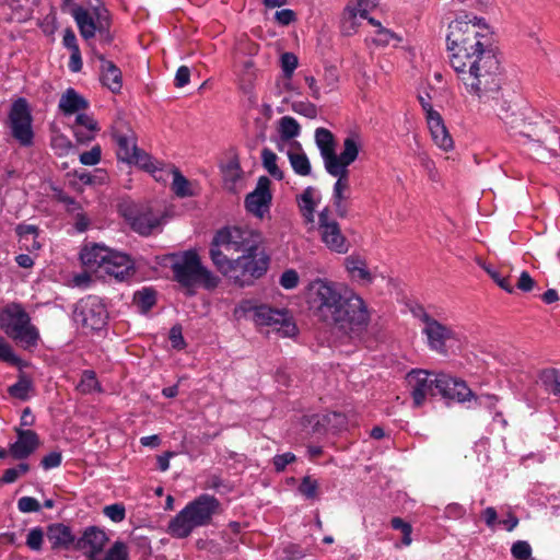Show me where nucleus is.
<instances>
[{
    "label": "nucleus",
    "mask_w": 560,
    "mask_h": 560,
    "mask_svg": "<svg viewBox=\"0 0 560 560\" xmlns=\"http://www.w3.org/2000/svg\"><path fill=\"white\" fill-rule=\"evenodd\" d=\"M450 65L466 92L479 103L493 102L498 117L510 129L521 127L522 114L502 98L501 63L495 54L494 37L483 19L459 16L448 24L446 35Z\"/></svg>",
    "instance_id": "f257e3e1"
},
{
    "label": "nucleus",
    "mask_w": 560,
    "mask_h": 560,
    "mask_svg": "<svg viewBox=\"0 0 560 560\" xmlns=\"http://www.w3.org/2000/svg\"><path fill=\"white\" fill-rule=\"evenodd\" d=\"M306 303L319 322L350 339H361L371 322L368 303L336 282H310Z\"/></svg>",
    "instance_id": "f03ea898"
},
{
    "label": "nucleus",
    "mask_w": 560,
    "mask_h": 560,
    "mask_svg": "<svg viewBox=\"0 0 560 560\" xmlns=\"http://www.w3.org/2000/svg\"><path fill=\"white\" fill-rule=\"evenodd\" d=\"M72 18L74 19L79 28L81 37L88 42L92 55L100 62L101 81L104 86L113 93H119L122 88V75L120 69L110 60H107L104 55L98 52L93 44V39L98 35L100 40L104 44H109L113 36L109 32L110 18L106 9L96 8L93 12L82 8L75 7L72 9Z\"/></svg>",
    "instance_id": "7ed1b4c3"
},
{
    "label": "nucleus",
    "mask_w": 560,
    "mask_h": 560,
    "mask_svg": "<svg viewBox=\"0 0 560 560\" xmlns=\"http://www.w3.org/2000/svg\"><path fill=\"white\" fill-rule=\"evenodd\" d=\"M260 235L242 226H225L217 231L210 245V257L214 266L224 276L233 271L235 259L229 258V253H250L260 244Z\"/></svg>",
    "instance_id": "20e7f679"
},
{
    "label": "nucleus",
    "mask_w": 560,
    "mask_h": 560,
    "mask_svg": "<svg viewBox=\"0 0 560 560\" xmlns=\"http://www.w3.org/2000/svg\"><path fill=\"white\" fill-rule=\"evenodd\" d=\"M80 259L85 270L96 273L98 278L109 276L124 280L135 272V264L128 255L97 243L85 244L80 252Z\"/></svg>",
    "instance_id": "39448f33"
},
{
    "label": "nucleus",
    "mask_w": 560,
    "mask_h": 560,
    "mask_svg": "<svg viewBox=\"0 0 560 560\" xmlns=\"http://www.w3.org/2000/svg\"><path fill=\"white\" fill-rule=\"evenodd\" d=\"M237 318L249 317L256 326L267 327V332H277L281 337H293L298 327L293 317L284 310H275L268 305H257L253 301H243L234 311Z\"/></svg>",
    "instance_id": "423d86ee"
},
{
    "label": "nucleus",
    "mask_w": 560,
    "mask_h": 560,
    "mask_svg": "<svg viewBox=\"0 0 560 560\" xmlns=\"http://www.w3.org/2000/svg\"><path fill=\"white\" fill-rule=\"evenodd\" d=\"M237 318L249 317L256 326L267 327V332H277L281 337H293L298 327L293 317L284 310H275L268 305H257L253 301H243L234 311Z\"/></svg>",
    "instance_id": "0eeeda50"
},
{
    "label": "nucleus",
    "mask_w": 560,
    "mask_h": 560,
    "mask_svg": "<svg viewBox=\"0 0 560 560\" xmlns=\"http://www.w3.org/2000/svg\"><path fill=\"white\" fill-rule=\"evenodd\" d=\"M219 506V501L211 495L202 494L188 503L168 524L167 532L175 538H185L200 526L211 522Z\"/></svg>",
    "instance_id": "6e6552de"
},
{
    "label": "nucleus",
    "mask_w": 560,
    "mask_h": 560,
    "mask_svg": "<svg viewBox=\"0 0 560 560\" xmlns=\"http://www.w3.org/2000/svg\"><path fill=\"white\" fill-rule=\"evenodd\" d=\"M0 329L25 349L37 346L38 329L31 323L28 313L19 303H9L0 308Z\"/></svg>",
    "instance_id": "1a4fd4ad"
},
{
    "label": "nucleus",
    "mask_w": 560,
    "mask_h": 560,
    "mask_svg": "<svg viewBox=\"0 0 560 560\" xmlns=\"http://www.w3.org/2000/svg\"><path fill=\"white\" fill-rule=\"evenodd\" d=\"M315 143L319 150L326 171L340 165H350L359 155V142L354 136L345 139L343 150L340 154H337L334 135L323 127L315 130Z\"/></svg>",
    "instance_id": "9d476101"
},
{
    "label": "nucleus",
    "mask_w": 560,
    "mask_h": 560,
    "mask_svg": "<svg viewBox=\"0 0 560 560\" xmlns=\"http://www.w3.org/2000/svg\"><path fill=\"white\" fill-rule=\"evenodd\" d=\"M108 537L106 533L97 527H88L82 536L75 540L74 549L82 551L89 560H128V547L122 541H115L105 553L103 559H97L96 555L100 553L106 545Z\"/></svg>",
    "instance_id": "9b49d317"
},
{
    "label": "nucleus",
    "mask_w": 560,
    "mask_h": 560,
    "mask_svg": "<svg viewBox=\"0 0 560 560\" xmlns=\"http://www.w3.org/2000/svg\"><path fill=\"white\" fill-rule=\"evenodd\" d=\"M521 127L512 128L517 133L538 142L549 150L560 148V136L558 128L545 115L538 113L522 114L518 118Z\"/></svg>",
    "instance_id": "f8f14e48"
},
{
    "label": "nucleus",
    "mask_w": 560,
    "mask_h": 560,
    "mask_svg": "<svg viewBox=\"0 0 560 560\" xmlns=\"http://www.w3.org/2000/svg\"><path fill=\"white\" fill-rule=\"evenodd\" d=\"M413 406L421 407L430 396L439 394V387H446L448 380L445 373H433L427 370H412L406 375Z\"/></svg>",
    "instance_id": "ddd939ff"
},
{
    "label": "nucleus",
    "mask_w": 560,
    "mask_h": 560,
    "mask_svg": "<svg viewBox=\"0 0 560 560\" xmlns=\"http://www.w3.org/2000/svg\"><path fill=\"white\" fill-rule=\"evenodd\" d=\"M165 259L171 261L177 280H212L211 272L202 265L195 249L170 254Z\"/></svg>",
    "instance_id": "4468645a"
},
{
    "label": "nucleus",
    "mask_w": 560,
    "mask_h": 560,
    "mask_svg": "<svg viewBox=\"0 0 560 560\" xmlns=\"http://www.w3.org/2000/svg\"><path fill=\"white\" fill-rule=\"evenodd\" d=\"M107 318L105 305L94 296L81 300L74 311V319L85 332L103 329Z\"/></svg>",
    "instance_id": "2eb2a0df"
},
{
    "label": "nucleus",
    "mask_w": 560,
    "mask_h": 560,
    "mask_svg": "<svg viewBox=\"0 0 560 560\" xmlns=\"http://www.w3.org/2000/svg\"><path fill=\"white\" fill-rule=\"evenodd\" d=\"M12 136L22 145H30L33 141L32 115L25 98L16 100L9 114Z\"/></svg>",
    "instance_id": "dca6fc26"
},
{
    "label": "nucleus",
    "mask_w": 560,
    "mask_h": 560,
    "mask_svg": "<svg viewBox=\"0 0 560 560\" xmlns=\"http://www.w3.org/2000/svg\"><path fill=\"white\" fill-rule=\"evenodd\" d=\"M318 231L322 242L332 252L345 254L349 249V243L342 234L339 223L331 217L328 208L318 214Z\"/></svg>",
    "instance_id": "f3484780"
},
{
    "label": "nucleus",
    "mask_w": 560,
    "mask_h": 560,
    "mask_svg": "<svg viewBox=\"0 0 560 560\" xmlns=\"http://www.w3.org/2000/svg\"><path fill=\"white\" fill-rule=\"evenodd\" d=\"M348 167L349 165H340L326 171L329 175L337 178L332 187L331 202L337 215L340 218H346L348 215L349 200L351 198Z\"/></svg>",
    "instance_id": "a211bd4d"
},
{
    "label": "nucleus",
    "mask_w": 560,
    "mask_h": 560,
    "mask_svg": "<svg viewBox=\"0 0 560 560\" xmlns=\"http://www.w3.org/2000/svg\"><path fill=\"white\" fill-rule=\"evenodd\" d=\"M121 212L131 229L141 235H150L161 225V218L148 207L126 206Z\"/></svg>",
    "instance_id": "6ab92c4d"
},
{
    "label": "nucleus",
    "mask_w": 560,
    "mask_h": 560,
    "mask_svg": "<svg viewBox=\"0 0 560 560\" xmlns=\"http://www.w3.org/2000/svg\"><path fill=\"white\" fill-rule=\"evenodd\" d=\"M415 315L424 324L422 331L428 338L430 348L441 353L445 352L446 341L454 338L453 330L431 317L422 308L415 312Z\"/></svg>",
    "instance_id": "aec40b11"
},
{
    "label": "nucleus",
    "mask_w": 560,
    "mask_h": 560,
    "mask_svg": "<svg viewBox=\"0 0 560 560\" xmlns=\"http://www.w3.org/2000/svg\"><path fill=\"white\" fill-rule=\"evenodd\" d=\"M268 266L269 257L257 248L256 250L238 256L233 264V271L231 273L241 272L242 276L260 278L267 271Z\"/></svg>",
    "instance_id": "412c9836"
},
{
    "label": "nucleus",
    "mask_w": 560,
    "mask_h": 560,
    "mask_svg": "<svg viewBox=\"0 0 560 560\" xmlns=\"http://www.w3.org/2000/svg\"><path fill=\"white\" fill-rule=\"evenodd\" d=\"M270 179L266 176L259 177L254 191L245 199L246 209L258 218H262L269 210L271 202Z\"/></svg>",
    "instance_id": "4be33fe9"
},
{
    "label": "nucleus",
    "mask_w": 560,
    "mask_h": 560,
    "mask_svg": "<svg viewBox=\"0 0 560 560\" xmlns=\"http://www.w3.org/2000/svg\"><path fill=\"white\" fill-rule=\"evenodd\" d=\"M18 440L10 445V455L14 459H24L39 446V438L33 430L15 428Z\"/></svg>",
    "instance_id": "5701e85b"
},
{
    "label": "nucleus",
    "mask_w": 560,
    "mask_h": 560,
    "mask_svg": "<svg viewBox=\"0 0 560 560\" xmlns=\"http://www.w3.org/2000/svg\"><path fill=\"white\" fill-rule=\"evenodd\" d=\"M353 4L346 8L342 18V28L348 35L355 31L357 19H368L370 10L376 7L377 0H352Z\"/></svg>",
    "instance_id": "b1692460"
},
{
    "label": "nucleus",
    "mask_w": 560,
    "mask_h": 560,
    "mask_svg": "<svg viewBox=\"0 0 560 560\" xmlns=\"http://www.w3.org/2000/svg\"><path fill=\"white\" fill-rule=\"evenodd\" d=\"M113 138L117 145V156L119 160L127 162L135 159V152L138 150L136 136L132 130H114Z\"/></svg>",
    "instance_id": "393cba45"
},
{
    "label": "nucleus",
    "mask_w": 560,
    "mask_h": 560,
    "mask_svg": "<svg viewBox=\"0 0 560 560\" xmlns=\"http://www.w3.org/2000/svg\"><path fill=\"white\" fill-rule=\"evenodd\" d=\"M46 537L52 549H74L75 538L70 527L63 524H51L47 527Z\"/></svg>",
    "instance_id": "a878e982"
},
{
    "label": "nucleus",
    "mask_w": 560,
    "mask_h": 560,
    "mask_svg": "<svg viewBox=\"0 0 560 560\" xmlns=\"http://www.w3.org/2000/svg\"><path fill=\"white\" fill-rule=\"evenodd\" d=\"M320 200V192L312 186L306 187L298 197V206L306 223L315 222V210Z\"/></svg>",
    "instance_id": "bb28decb"
},
{
    "label": "nucleus",
    "mask_w": 560,
    "mask_h": 560,
    "mask_svg": "<svg viewBox=\"0 0 560 560\" xmlns=\"http://www.w3.org/2000/svg\"><path fill=\"white\" fill-rule=\"evenodd\" d=\"M58 107L63 115L70 116L85 110L89 107V102L74 89L69 88L60 96Z\"/></svg>",
    "instance_id": "cd10ccee"
},
{
    "label": "nucleus",
    "mask_w": 560,
    "mask_h": 560,
    "mask_svg": "<svg viewBox=\"0 0 560 560\" xmlns=\"http://www.w3.org/2000/svg\"><path fill=\"white\" fill-rule=\"evenodd\" d=\"M446 378L448 380L446 387H439V394L443 398L464 402L472 397V392L464 381L454 378L448 374H446Z\"/></svg>",
    "instance_id": "c85d7f7f"
},
{
    "label": "nucleus",
    "mask_w": 560,
    "mask_h": 560,
    "mask_svg": "<svg viewBox=\"0 0 560 560\" xmlns=\"http://www.w3.org/2000/svg\"><path fill=\"white\" fill-rule=\"evenodd\" d=\"M427 122L434 143L444 151L451 150L453 148V140L443 124L441 115H431V118L427 120Z\"/></svg>",
    "instance_id": "c756f323"
},
{
    "label": "nucleus",
    "mask_w": 560,
    "mask_h": 560,
    "mask_svg": "<svg viewBox=\"0 0 560 560\" xmlns=\"http://www.w3.org/2000/svg\"><path fill=\"white\" fill-rule=\"evenodd\" d=\"M277 130L279 133L277 148L282 152L285 142H290L300 136L301 126L295 118L291 116H283L278 120Z\"/></svg>",
    "instance_id": "7c9ffc66"
},
{
    "label": "nucleus",
    "mask_w": 560,
    "mask_h": 560,
    "mask_svg": "<svg viewBox=\"0 0 560 560\" xmlns=\"http://www.w3.org/2000/svg\"><path fill=\"white\" fill-rule=\"evenodd\" d=\"M97 131V122L92 116L84 113L77 114L74 136L79 142L91 141Z\"/></svg>",
    "instance_id": "2f4dec72"
},
{
    "label": "nucleus",
    "mask_w": 560,
    "mask_h": 560,
    "mask_svg": "<svg viewBox=\"0 0 560 560\" xmlns=\"http://www.w3.org/2000/svg\"><path fill=\"white\" fill-rule=\"evenodd\" d=\"M345 267L349 277L352 279L371 280L377 277H384L376 271H371L364 259L359 256L350 255L345 259Z\"/></svg>",
    "instance_id": "473e14b6"
},
{
    "label": "nucleus",
    "mask_w": 560,
    "mask_h": 560,
    "mask_svg": "<svg viewBox=\"0 0 560 560\" xmlns=\"http://www.w3.org/2000/svg\"><path fill=\"white\" fill-rule=\"evenodd\" d=\"M292 149L287 152L289 162L295 174L300 176H308L312 172V166L307 155L303 152L302 145L298 141L291 143Z\"/></svg>",
    "instance_id": "72a5a7b5"
},
{
    "label": "nucleus",
    "mask_w": 560,
    "mask_h": 560,
    "mask_svg": "<svg viewBox=\"0 0 560 560\" xmlns=\"http://www.w3.org/2000/svg\"><path fill=\"white\" fill-rule=\"evenodd\" d=\"M34 390L33 382L25 373L19 375V380L15 384L8 388L10 396L25 401L30 398L31 392Z\"/></svg>",
    "instance_id": "f704fd0d"
},
{
    "label": "nucleus",
    "mask_w": 560,
    "mask_h": 560,
    "mask_svg": "<svg viewBox=\"0 0 560 560\" xmlns=\"http://www.w3.org/2000/svg\"><path fill=\"white\" fill-rule=\"evenodd\" d=\"M133 303L141 313L149 312L156 303V291L153 288H143L133 295Z\"/></svg>",
    "instance_id": "c9c22d12"
},
{
    "label": "nucleus",
    "mask_w": 560,
    "mask_h": 560,
    "mask_svg": "<svg viewBox=\"0 0 560 560\" xmlns=\"http://www.w3.org/2000/svg\"><path fill=\"white\" fill-rule=\"evenodd\" d=\"M277 161V154L269 148H264L261 150V162L264 168L269 173L270 176L278 180H281L283 178V172L278 166Z\"/></svg>",
    "instance_id": "e433bc0d"
},
{
    "label": "nucleus",
    "mask_w": 560,
    "mask_h": 560,
    "mask_svg": "<svg viewBox=\"0 0 560 560\" xmlns=\"http://www.w3.org/2000/svg\"><path fill=\"white\" fill-rule=\"evenodd\" d=\"M369 22L376 26L377 30L375 32V35L371 38V42L377 46V47H386L388 46L394 40H398V37L396 36L395 33H393L392 31L383 27L381 25L380 22L375 21L374 19L370 18L369 19Z\"/></svg>",
    "instance_id": "4c0bfd02"
},
{
    "label": "nucleus",
    "mask_w": 560,
    "mask_h": 560,
    "mask_svg": "<svg viewBox=\"0 0 560 560\" xmlns=\"http://www.w3.org/2000/svg\"><path fill=\"white\" fill-rule=\"evenodd\" d=\"M305 421H307L310 424H314L313 432H319V425L324 427L325 424L332 423V425L336 428L341 427L343 424V416L334 411L325 415L323 419H320L317 415H313L305 418Z\"/></svg>",
    "instance_id": "58836bf2"
},
{
    "label": "nucleus",
    "mask_w": 560,
    "mask_h": 560,
    "mask_svg": "<svg viewBox=\"0 0 560 560\" xmlns=\"http://www.w3.org/2000/svg\"><path fill=\"white\" fill-rule=\"evenodd\" d=\"M173 175L172 189L178 197L192 196V190L188 179L175 167L171 168Z\"/></svg>",
    "instance_id": "ea45409f"
},
{
    "label": "nucleus",
    "mask_w": 560,
    "mask_h": 560,
    "mask_svg": "<svg viewBox=\"0 0 560 560\" xmlns=\"http://www.w3.org/2000/svg\"><path fill=\"white\" fill-rule=\"evenodd\" d=\"M77 389L82 394H90L94 390H101L95 372L92 370L83 371Z\"/></svg>",
    "instance_id": "a19ab883"
},
{
    "label": "nucleus",
    "mask_w": 560,
    "mask_h": 560,
    "mask_svg": "<svg viewBox=\"0 0 560 560\" xmlns=\"http://www.w3.org/2000/svg\"><path fill=\"white\" fill-rule=\"evenodd\" d=\"M318 481L311 476L303 477L298 490L306 499H318Z\"/></svg>",
    "instance_id": "79ce46f5"
},
{
    "label": "nucleus",
    "mask_w": 560,
    "mask_h": 560,
    "mask_svg": "<svg viewBox=\"0 0 560 560\" xmlns=\"http://www.w3.org/2000/svg\"><path fill=\"white\" fill-rule=\"evenodd\" d=\"M541 381L549 393L560 396V381L556 370L545 371L541 374Z\"/></svg>",
    "instance_id": "37998d69"
},
{
    "label": "nucleus",
    "mask_w": 560,
    "mask_h": 560,
    "mask_svg": "<svg viewBox=\"0 0 560 560\" xmlns=\"http://www.w3.org/2000/svg\"><path fill=\"white\" fill-rule=\"evenodd\" d=\"M128 163H133L151 173H154L158 170V166L155 165V162L152 160V158L140 149L135 152V159L128 161Z\"/></svg>",
    "instance_id": "c03bdc74"
},
{
    "label": "nucleus",
    "mask_w": 560,
    "mask_h": 560,
    "mask_svg": "<svg viewBox=\"0 0 560 560\" xmlns=\"http://www.w3.org/2000/svg\"><path fill=\"white\" fill-rule=\"evenodd\" d=\"M0 361L11 365H19L21 362L20 358L14 353L11 345L3 337H0Z\"/></svg>",
    "instance_id": "a18cd8bd"
},
{
    "label": "nucleus",
    "mask_w": 560,
    "mask_h": 560,
    "mask_svg": "<svg viewBox=\"0 0 560 560\" xmlns=\"http://www.w3.org/2000/svg\"><path fill=\"white\" fill-rule=\"evenodd\" d=\"M299 65L298 57L292 52H284L281 55V68L287 80H291L294 70Z\"/></svg>",
    "instance_id": "49530a36"
},
{
    "label": "nucleus",
    "mask_w": 560,
    "mask_h": 560,
    "mask_svg": "<svg viewBox=\"0 0 560 560\" xmlns=\"http://www.w3.org/2000/svg\"><path fill=\"white\" fill-rule=\"evenodd\" d=\"M323 82L325 86V92L334 91L339 82V73L336 67H326L324 69Z\"/></svg>",
    "instance_id": "de8ad7c7"
},
{
    "label": "nucleus",
    "mask_w": 560,
    "mask_h": 560,
    "mask_svg": "<svg viewBox=\"0 0 560 560\" xmlns=\"http://www.w3.org/2000/svg\"><path fill=\"white\" fill-rule=\"evenodd\" d=\"M511 553L516 560H529L532 556V547L525 540H517L513 544Z\"/></svg>",
    "instance_id": "09e8293b"
},
{
    "label": "nucleus",
    "mask_w": 560,
    "mask_h": 560,
    "mask_svg": "<svg viewBox=\"0 0 560 560\" xmlns=\"http://www.w3.org/2000/svg\"><path fill=\"white\" fill-rule=\"evenodd\" d=\"M291 108L294 113L303 115L311 119H313L317 116V107L310 102H303V101L293 102L291 105Z\"/></svg>",
    "instance_id": "8fccbe9b"
},
{
    "label": "nucleus",
    "mask_w": 560,
    "mask_h": 560,
    "mask_svg": "<svg viewBox=\"0 0 560 560\" xmlns=\"http://www.w3.org/2000/svg\"><path fill=\"white\" fill-rule=\"evenodd\" d=\"M45 535L46 534L43 532L42 528H39V527L32 528L28 532L27 538H26L27 547L32 550L39 551L42 549V545H43Z\"/></svg>",
    "instance_id": "3c124183"
},
{
    "label": "nucleus",
    "mask_w": 560,
    "mask_h": 560,
    "mask_svg": "<svg viewBox=\"0 0 560 560\" xmlns=\"http://www.w3.org/2000/svg\"><path fill=\"white\" fill-rule=\"evenodd\" d=\"M101 154L102 150L100 145H94L90 151L81 153L79 159L83 165L93 166L100 162Z\"/></svg>",
    "instance_id": "603ef678"
},
{
    "label": "nucleus",
    "mask_w": 560,
    "mask_h": 560,
    "mask_svg": "<svg viewBox=\"0 0 560 560\" xmlns=\"http://www.w3.org/2000/svg\"><path fill=\"white\" fill-rule=\"evenodd\" d=\"M15 232H16L18 236L20 237V242H28L30 237L38 236V226H36L34 224L21 223V224L16 225Z\"/></svg>",
    "instance_id": "864d4df0"
},
{
    "label": "nucleus",
    "mask_w": 560,
    "mask_h": 560,
    "mask_svg": "<svg viewBox=\"0 0 560 560\" xmlns=\"http://www.w3.org/2000/svg\"><path fill=\"white\" fill-rule=\"evenodd\" d=\"M104 514L113 522H121L126 516V510L122 504H110L104 508Z\"/></svg>",
    "instance_id": "5fc2aeb1"
},
{
    "label": "nucleus",
    "mask_w": 560,
    "mask_h": 560,
    "mask_svg": "<svg viewBox=\"0 0 560 560\" xmlns=\"http://www.w3.org/2000/svg\"><path fill=\"white\" fill-rule=\"evenodd\" d=\"M18 508L23 513L38 512L40 504L36 499L32 497H22L18 501Z\"/></svg>",
    "instance_id": "6e6d98bb"
},
{
    "label": "nucleus",
    "mask_w": 560,
    "mask_h": 560,
    "mask_svg": "<svg viewBox=\"0 0 560 560\" xmlns=\"http://www.w3.org/2000/svg\"><path fill=\"white\" fill-rule=\"evenodd\" d=\"M535 282H498L499 287L506 291L508 293H515V290L518 289L523 292H529L533 290Z\"/></svg>",
    "instance_id": "4d7b16f0"
},
{
    "label": "nucleus",
    "mask_w": 560,
    "mask_h": 560,
    "mask_svg": "<svg viewBox=\"0 0 560 560\" xmlns=\"http://www.w3.org/2000/svg\"><path fill=\"white\" fill-rule=\"evenodd\" d=\"M170 340L172 342L173 348L183 349L186 346V342L183 337V329L180 325H174L170 330Z\"/></svg>",
    "instance_id": "13d9d810"
},
{
    "label": "nucleus",
    "mask_w": 560,
    "mask_h": 560,
    "mask_svg": "<svg viewBox=\"0 0 560 560\" xmlns=\"http://www.w3.org/2000/svg\"><path fill=\"white\" fill-rule=\"evenodd\" d=\"M296 459L293 453H284L280 455H276L272 459L273 466L277 471H283L287 465L293 463Z\"/></svg>",
    "instance_id": "bf43d9fd"
},
{
    "label": "nucleus",
    "mask_w": 560,
    "mask_h": 560,
    "mask_svg": "<svg viewBox=\"0 0 560 560\" xmlns=\"http://www.w3.org/2000/svg\"><path fill=\"white\" fill-rule=\"evenodd\" d=\"M190 70L186 66H182L177 69L175 74L174 84L176 88H184L189 83Z\"/></svg>",
    "instance_id": "052dcab7"
},
{
    "label": "nucleus",
    "mask_w": 560,
    "mask_h": 560,
    "mask_svg": "<svg viewBox=\"0 0 560 560\" xmlns=\"http://www.w3.org/2000/svg\"><path fill=\"white\" fill-rule=\"evenodd\" d=\"M42 466L44 469L56 468L61 464V454L58 452L49 453L42 459Z\"/></svg>",
    "instance_id": "680f3d73"
},
{
    "label": "nucleus",
    "mask_w": 560,
    "mask_h": 560,
    "mask_svg": "<svg viewBox=\"0 0 560 560\" xmlns=\"http://www.w3.org/2000/svg\"><path fill=\"white\" fill-rule=\"evenodd\" d=\"M276 21L281 25H289L295 19V13L290 9H282L275 14Z\"/></svg>",
    "instance_id": "e2e57ef3"
},
{
    "label": "nucleus",
    "mask_w": 560,
    "mask_h": 560,
    "mask_svg": "<svg viewBox=\"0 0 560 560\" xmlns=\"http://www.w3.org/2000/svg\"><path fill=\"white\" fill-rule=\"evenodd\" d=\"M304 80L310 89L311 97L314 98L315 101L320 100L322 93L320 88L317 84V80L313 75H305Z\"/></svg>",
    "instance_id": "0e129e2a"
},
{
    "label": "nucleus",
    "mask_w": 560,
    "mask_h": 560,
    "mask_svg": "<svg viewBox=\"0 0 560 560\" xmlns=\"http://www.w3.org/2000/svg\"><path fill=\"white\" fill-rule=\"evenodd\" d=\"M62 43L63 46L67 47L70 51H74V49H80L77 43L75 34L71 28H67L65 31Z\"/></svg>",
    "instance_id": "69168bd1"
},
{
    "label": "nucleus",
    "mask_w": 560,
    "mask_h": 560,
    "mask_svg": "<svg viewBox=\"0 0 560 560\" xmlns=\"http://www.w3.org/2000/svg\"><path fill=\"white\" fill-rule=\"evenodd\" d=\"M82 58H81V51L80 49H74V51H71L70 60L68 63V67L70 71L77 73L80 72L82 69Z\"/></svg>",
    "instance_id": "338daca9"
},
{
    "label": "nucleus",
    "mask_w": 560,
    "mask_h": 560,
    "mask_svg": "<svg viewBox=\"0 0 560 560\" xmlns=\"http://www.w3.org/2000/svg\"><path fill=\"white\" fill-rule=\"evenodd\" d=\"M90 226V219L84 212L80 211L74 214V228L78 232H84Z\"/></svg>",
    "instance_id": "774afa93"
}]
</instances>
